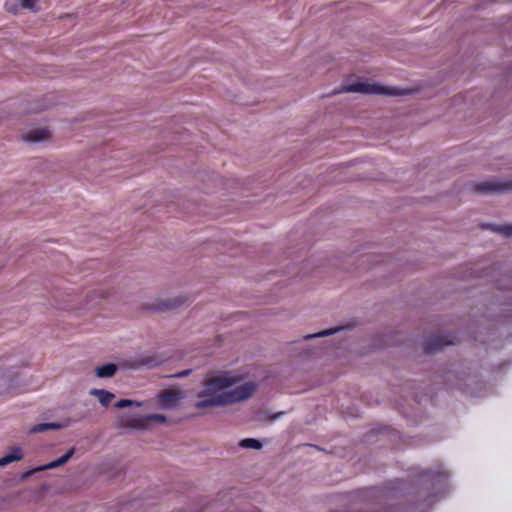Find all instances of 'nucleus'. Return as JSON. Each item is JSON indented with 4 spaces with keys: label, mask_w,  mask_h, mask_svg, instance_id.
Masks as SVG:
<instances>
[{
    "label": "nucleus",
    "mask_w": 512,
    "mask_h": 512,
    "mask_svg": "<svg viewBox=\"0 0 512 512\" xmlns=\"http://www.w3.org/2000/svg\"><path fill=\"white\" fill-rule=\"evenodd\" d=\"M240 378L230 372H221L204 382V389L197 394L199 400L195 407L199 410L225 406L248 399L252 396L255 384L253 382L232 388Z\"/></svg>",
    "instance_id": "1"
},
{
    "label": "nucleus",
    "mask_w": 512,
    "mask_h": 512,
    "mask_svg": "<svg viewBox=\"0 0 512 512\" xmlns=\"http://www.w3.org/2000/svg\"><path fill=\"white\" fill-rule=\"evenodd\" d=\"M340 92H358L363 94H376L386 96H400L407 94V90L397 87H385L377 83L369 82H356L349 85H344Z\"/></svg>",
    "instance_id": "2"
},
{
    "label": "nucleus",
    "mask_w": 512,
    "mask_h": 512,
    "mask_svg": "<svg viewBox=\"0 0 512 512\" xmlns=\"http://www.w3.org/2000/svg\"><path fill=\"white\" fill-rule=\"evenodd\" d=\"M156 421L165 423L167 417L163 414H124L119 418V423L122 427H128L137 430H145L150 426V422Z\"/></svg>",
    "instance_id": "3"
},
{
    "label": "nucleus",
    "mask_w": 512,
    "mask_h": 512,
    "mask_svg": "<svg viewBox=\"0 0 512 512\" xmlns=\"http://www.w3.org/2000/svg\"><path fill=\"white\" fill-rule=\"evenodd\" d=\"M474 190L481 194L501 193L512 190V179L510 181H483L475 184Z\"/></svg>",
    "instance_id": "4"
},
{
    "label": "nucleus",
    "mask_w": 512,
    "mask_h": 512,
    "mask_svg": "<svg viewBox=\"0 0 512 512\" xmlns=\"http://www.w3.org/2000/svg\"><path fill=\"white\" fill-rule=\"evenodd\" d=\"M188 302L189 298L187 296L179 295L157 301L152 305V309L158 312L174 311L184 305H187Z\"/></svg>",
    "instance_id": "5"
},
{
    "label": "nucleus",
    "mask_w": 512,
    "mask_h": 512,
    "mask_svg": "<svg viewBox=\"0 0 512 512\" xmlns=\"http://www.w3.org/2000/svg\"><path fill=\"white\" fill-rule=\"evenodd\" d=\"M457 343L455 337L435 335L430 337L424 344L425 352H434L442 349L444 346L454 345Z\"/></svg>",
    "instance_id": "6"
},
{
    "label": "nucleus",
    "mask_w": 512,
    "mask_h": 512,
    "mask_svg": "<svg viewBox=\"0 0 512 512\" xmlns=\"http://www.w3.org/2000/svg\"><path fill=\"white\" fill-rule=\"evenodd\" d=\"M161 406L164 409H172L179 405L180 401L184 398L182 391H164L159 394Z\"/></svg>",
    "instance_id": "7"
},
{
    "label": "nucleus",
    "mask_w": 512,
    "mask_h": 512,
    "mask_svg": "<svg viewBox=\"0 0 512 512\" xmlns=\"http://www.w3.org/2000/svg\"><path fill=\"white\" fill-rule=\"evenodd\" d=\"M20 137L24 142L37 144L42 142H49L52 138V135L51 130H27V132L23 133Z\"/></svg>",
    "instance_id": "8"
},
{
    "label": "nucleus",
    "mask_w": 512,
    "mask_h": 512,
    "mask_svg": "<svg viewBox=\"0 0 512 512\" xmlns=\"http://www.w3.org/2000/svg\"><path fill=\"white\" fill-rule=\"evenodd\" d=\"M164 361L165 359L158 354L141 356L135 360L134 368L139 369L144 367L147 369H153L162 365Z\"/></svg>",
    "instance_id": "9"
},
{
    "label": "nucleus",
    "mask_w": 512,
    "mask_h": 512,
    "mask_svg": "<svg viewBox=\"0 0 512 512\" xmlns=\"http://www.w3.org/2000/svg\"><path fill=\"white\" fill-rule=\"evenodd\" d=\"M23 459V451L19 446L10 447L8 453L0 458V465L4 467L12 462L20 461Z\"/></svg>",
    "instance_id": "10"
},
{
    "label": "nucleus",
    "mask_w": 512,
    "mask_h": 512,
    "mask_svg": "<svg viewBox=\"0 0 512 512\" xmlns=\"http://www.w3.org/2000/svg\"><path fill=\"white\" fill-rule=\"evenodd\" d=\"M90 395L92 396H96L98 397V400H99V403L103 406V407H108L111 403V401L114 399L115 395L110 392V391H107L105 389H96V388H93L90 390Z\"/></svg>",
    "instance_id": "11"
},
{
    "label": "nucleus",
    "mask_w": 512,
    "mask_h": 512,
    "mask_svg": "<svg viewBox=\"0 0 512 512\" xmlns=\"http://www.w3.org/2000/svg\"><path fill=\"white\" fill-rule=\"evenodd\" d=\"M118 370V366L115 363H106L98 366L95 369V374L98 378H110L113 377Z\"/></svg>",
    "instance_id": "12"
},
{
    "label": "nucleus",
    "mask_w": 512,
    "mask_h": 512,
    "mask_svg": "<svg viewBox=\"0 0 512 512\" xmlns=\"http://www.w3.org/2000/svg\"><path fill=\"white\" fill-rule=\"evenodd\" d=\"M422 476L430 480L443 481L448 477V474L444 471L426 470L423 472Z\"/></svg>",
    "instance_id": "13"
},
{
    "label": "nucleus",
    "mask_w": 512,
    "mask_h": 512,
    "mask_svg": "<svg viewBox=\"0 0 512 512\" xmlns=\"http://www.w3.org/2000/svg\"><path fill=\"white\" fill-rule=\"evenodd\" d=\"M133 405H136V406L140 407V406H142V403L134 401V400H131V399H120L119 401H117L114 404V407L118 408V409H123V408L130 407V406H133Z\"/></svg>",
    "instance_id": "14"
},
{
    "label": "nucleus",
    "mask_w": 512,
    "mask_h": 512,
    "mask_svg": "<svg viewBox=\"0 0 512 512\" xmlns=\"http://www.w3.org/2000/svg\"><path fill=\"white\" fill-rule=\"evenodd\" d=\"M65 458L66 457L61 456V457H59V458H57V459H55V460H53V461H51V462H49L47 464H44L43 468L45 470H50V469H54V468L60 467V466H62V465L67 463Z\"/></svg>",
    "instance_id": "15"
},
{
    "label": "nucleus",
    "mask_w": 512,
    "mask_h": 512,
    "mask_svg": "<svg viewBox=\"0 0 512 512\" xmlns=\"http://www.w3.org/2000/svg\"><path fill=\"white\" fill-rule=\"evenodd\" d=\"M339 330H341V328L323 330L318 333L308 334L305 336V339L308 340V339L317 338V337L329 336V335H332V334L338 332Z\"/></svg>",
    "instance_id": "16"
},
{
    "label": "nucleus",
    "mask_w": 512,
    "mask_h": 512,
    "mask_svg": "<svg viewBox=\"0 0 512 512\" xmlns=\"http://www.w3.org/2000/svg\"><path fill=\"white\" fill-rule=\"evenodd\" d=\"M493 231H496L504 236L512 235V224L510 225H499V226H490Z\"/></svg>",
    "instance_id": "17"
},
{
    "label": "nucleus",
    "mask_w": 512,
    "mask_h": 512,
    "mask_svg": "<svg viewBox=\"0 0 512 512\" xmlns=\"http://www.w3.org/2000/svg\"><path fill=\"white\" fill-rule=\"evenodd\" d=\"M40 471H45V469L43 468V465L38 466V467H35V468H32V469H29V470H27V471H24V472L20 475V480H21V481H26V480H28L32 475H34L36 472H40Z\"/></svg>",
    "instance_id": "18"
},
{
    "label": "nucleus",
    "mask_w": 512,
    "mask_h": 512,
    "mask_svg": "<svg viewBox=\"0 0 512 512\" xmlns=\"http://www.w3.org/2000/svg\"><path fill=\"white\" fill-rule=\"evenodd\" d=\"M239 446L245 449H256V438H246L239 442Z\"/></svg>",
    "instance_id": "19"
},
{
    "label": "nucleus",
    "mask_w": 512,
    "mask_h": 512,
    "mask_svg": "<svg viewBox=\"0 0 512 512\" xmlns=\"http://www.w3.org/2000/svg\"><path fill=\"white\" fill-rule=\"evenodd\" d=\"M10 389L9 378L7 376H0V395L8 392Z\"/></svg>",
    "instance_id": "20"
},
{
    "label": "nucleus",
    "mask_w": 512,
    "mask_h": 512,
    "mask_svg": "<svg viewBox=\"0 0 512 512\" xmlns=\"http://www.w3.org/2000/svg\"><path fill=\"white\" fill-rule=\"evenodd\" d=\"M48 422L46 423H39V424H36L34 425L33 427L30 428V433L32 434H36V433H42V432H45V431H48Z\"/></svg>",
    "instance_id": "21"
},
{
    "label": "nucleus",
    "mask_w": 512,
    "mask_h": 512,
    "mask_svg": "<svg viewBox=\"0 0 512 512\" xmlns=\"http://www.w3.org/2000/svg\"><path fill=\"white\" fill-rule=\"evenodd\" d=\"M68 423H61V422H48V429L49 430H58L64 427H67Z\"/></svg>",
    "instance_id": "22"
},
{
    "label": "nucleus",
    "mask_w": 512,
    "mask_h": 512,
    "mask_svg": "<svg viewBox=\"0 0 512 512\" xmlns=\"http://www.w3.org/2000/svg\"><path fill=\"white\" fill-rule=\"evenodd\" d=\"M23 8L33 10L36 6L37 0H20Z\"/></svg>",
    "instance_id": "23"
},
{
    "label": "nucleus",
    "mask_w": 512,
    "mask_h": 512,
    "mask_svg": "<svg viewBox=\"0 0 512 512\" xmlns=\"http://www.w3.org/2000/svg\"><path fill=\"white\" fill-rule=\"evenodd\" d=\"M191 373H192V369H186V370L178 372V373H176L174 375H171L170 377H172V378H184V377L189 376Z\"/></svg>",
    "instance_id": "24"
},
{
    "label": "nucleus",
    "mask_w": 512,
    "mask_h": 512,
    "mask_svg": "<svg viewBox=\"0 0 512 512\" xmlns=\"http://www.w3.org/2000/svg\"><path fill=\"white\" fill-rule=\"evenodd\" d=\"M74 454H75V448L72 447V448L68 449L62 456L66 457L65 459L68 462L73 457Z\"/></svg>",
    "instance_id": "25"
},
{
    "label": "nucleus",
    "mask_w": 512,
    "mask_h": 512,
    "mask_svg": "<svg viewBox=\"0 0 512 512\" xmlns=\"http://www.w3.org/2000/svg\"><path fill=\"white\" fill-rule=\"evenodd\" d=\"M504 279L506 281H508V282H512V274H505L504 275ZM499 288L500 289H504V288H511L512 289V284L509 287H507V286H504V287L500 286Z\"/></svg>",
    "instance_id": "26"
},
{
    "label": "nucleus",
    "mask_w": 512,
    "mask_h": 512,
    "mask_svg": "<svg viewBox=\"0 0 512 512\" xmlns=\"http://www.w3.org/2000/svg\"><path fill=\"white\" fill-rule=\"evenodd\" d=\"M257 447H258V450H260L262 448V443L260 442V440H258Z\"/></svg>",
    "instance_id": "27"
}]
</instances>
